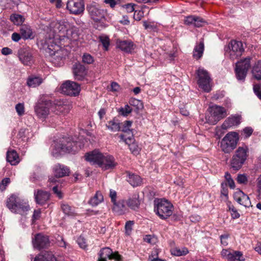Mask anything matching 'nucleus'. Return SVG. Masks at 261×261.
Returning a JSON list of instances; mask_svg holds the SVG:
<instances>
[{"label":"nucleus","instance_id":"f257e3e1","mask_svg":"<svg viewBox=\"0 0 261 261\" xmlns=\"http://www.w3.org/2000/svg\"><path fill=\"white\" fill-rule=\"evenodd\" d=\"M83 146L84 145L82 143L74 141L71 137L63 138L56 143L53 153H75L81 149Z\"/></svg>","mask_w":261,"mask_h":261},{"label":"nucleus","instance_id":"f03ea898","mask_svg":"<svg viewBox=\"0 0 261 261\" xmlns=\"http://www.w3.org/2000/svg\"><path fill=\"white\" fill-rule=\"evenodd\" d=\"M6 205L11 212L21 215L26 214L30 210L28 203L14 194L7 199Z\"/></svg>","mask_w":261,"mask_h":261},{"label":"nucleus","instance_id":"7ed1b4c3","mask_svg":"<svg viewBox=\"0 0 261 261\" xmlns=\"http://www.w3.org/2000/svg\"><path fill=\"white\" fill-rule=\"evenodd\" d=\"M40 43L46 53L48 54L53 59L59 60L62 59V51L60 46L55 43L54 38L42 40L40 41Z\"/></svg>","mask_w":261,"mask_h":261},{"label":"nucleus","instance_id":"20e7f679","mask_svg":"<svg viewBox=\"0 0 261 261\" xmlns=\"http://www.w3.org/2000/svg\"><path fill=\"white\" fill-rule=\"evenodd\" d=\"M239 140V135L237 133H228L220 142L221 150L225 153H230L236 148Z\"/></svg>","mask_w":261,"mask_h":261},{"label":"nucleus","instance_id":"39448f33","mask_svg":"<svg viewBox=\"0 0 261 261\" xmlns=\"http://www.w3.org/2000/svg\"><path fill=\"white\" fill-rule=\"evenodd\" d=\"M173 205L165 199L155 201L154 211L162 219H166L172 214Z\"/></svg>","mask_w":261,"mask_h":261},{"label":"nucleus","instance_id":"423d86ee","mask_svg":"<svg viewBox=\"0 0 261 261\" xmlns=\"http://www.w3.org/2000/svg\"><path fill=\"white\" fill-rule=\"evenodd\" d=\"M248 148L247 146L239 147L236 150L231 160V166L235 170H239L244 164L248 157Z\"/></svg>","mask_w":261,"mask_h":261},{"label":"nucleus","instance_id":"0eeeda50","mask_svg":"<svg viewBox=\"0 0 261 261\" xmlns=\"http://www.w3.org/2000/svg\"><path fill=\"white\" fill-rule=\"evenodd\" d=\"M225 54L232 60L240 57L244 51L243 43L236 40H231L224 47Z\"/></svg>","mask_w":261,"mask_h":261},{"label":"nucleus","instance_id":"6e6552de","mask_svg":"<svg viewBox=\"0 0 261 261\" xmlns=\"http://www.w3.org/2000/svg\"><path fill=\"white\" fill-rule=\"evenodd\" d=\"M197 74L199 87L205 92H210L211 90V79L208 72L203 68H199L197 71Z\"/></svg>","mask_w":261,"mask_h":261},{"label":"nucleus","instance_id":"1a4fd4ad","mask_svg":"<svg viewBox=\"0 0 261 261\" xmlns=\"http://www.w3.org/2000/svg\"><path fill=\"white\" fill-rule=\"evenodd\" d=\"M250 67V59L249 58L242 60L236 63L235 73L239 81H244L247 72Z\"/></svg>","mask_w":261,"mask_h":261},{"label":"nucleus","instance_id":"9d476101","mask_svg":"<svg viewBox=\"0 0 261 261\" xmlns=\"http://www.w3.org/2000/svg\"><path fill=\"white\" fill-rule=\"evenodd\" d=\"M61 90L64 94L77 96L80 93L81 86L74 82L67 81L62 84Z\"/></svg>","mask_w":261,"mask_h":261},{"label":"nucleus","instance_id":"9b49d317","mask_svg":"<svg viewBox=\"0 0 261 261\" xmlns=\"http://www.w3.org/2000/svg\"><path fill=\"white\" fill-rule=\"evenodd\" d=\"M211 109L212 120H209V122L212 124H216L227 115L226 110L222 107L214 105Z\"/></svg>","mask_w":261,"mask_h":261},{"label":"nucleus","instance_id":"f8f14e48","mask_svg":"<svg viewBox=\"0 0 261 261\" xmlns=\"http://www.w3.org/2000/svg\"><path fill=\"white\" fill-rule=\"evenodd\" d=\"M50 100L41 101L38 102L35 107V112L39 119H44L49 113Z\"/></svg>","mask_w":261,"mask_h":261},{"label":"nucleus","instance_id":"ddd939ff","mask_svg":"<svg viewBox=\"0 0 261 261\" xmlns=\"http://www.w3.org/2000/svg\"><path fill=\"white\" fill-rule=\"evenodd\" d=\"M66 8L71 14H80L85 10L84 0H68Z\"/></svg>","mask_w":261,"mask_h":261},{"label":"nucleus","instance_id":"4468645a","mask_svg":"<svg viewBox=\"0 0 261 261\" xmlns=\"http://www.w3.org/2000/svg\"><path fill=\"white\" fill-rule=\"evenodd\" d=\"M34 248L41 249L47 248L49 245V241L47 236L42 233H38L35 235L32 240Z\"/></svg>","mask_w":261,"mask_h":261},{"label":"nucleus","instance_id":"2eb2a0df","mask_svg":"<svg viewBox=\"0 0 261 261\" xmlns=\"http://www.w3.org/2000/svg\"><path fill=\"white\" fill-rule=\"evenodd\" d=\"M88 11L91 18L95 21H100L105 17L106 11L100 9L98 6L91 5L87 7Z\"/></svg>","mask_w":261,"mask_h":261},{"label":"nucleus","instance_id":"dca6fc26","mask_svg":"<svg viewBox=\"0 0 261 261\" xmlns=\"http://www.w3.org/2000/svg\"><path fill=\"white\" fill-rule=\"evenodd\" d=\"M103 155L97 150L87 153L85 154V159L92 165H97L100 167L102 166V158Z\"/></svg>","mask_w":261,"mask_h":261},{"label":"nucleus","instance_id":"f3484780","mask_svg":"<svg viewBox=\"0 0 261 261\" xmlns=\"http://www.w3.org/2000/svg\"><path fill=\"white\" fill-rule=\"evenodd\" d=\"M233 198L240 204L246 207L251 206V202L248 196L241 190H238L234 193Z\"/></svg>","mask_w":261,"mask_h":261},{"label":"nucleus","instance_id":"a211bd4d","mask_svg":"<svg viewBox=\"0 0 261 261\" xmlns=\"http://www.w3.org/2000/svg\"><path fill=\"white\" fill-rule=\"evenodd\" d=\"M18 56L19 60L25 65H30L33 62L32 56L29 49L21 48L18 51Z\"/></svg>","mask_w":261,"mask_h":261},{"label":"nucleus","instance_id":"6ab92c4d","mask_svg":"<svg viewBox=\"0 0 261 261\" xmlns=\"http://www.w3.org/2000/svg\"><path fill=\"white\" fill-rule=\"evenodd\" d=\"M73 73L75 80L84 81L87 75V71L84 65L80 63H76L73 67Z\"/></svg>","mask_w":261,"mask_h":261},{"label":"nucleus","instance_id":"aec40b11","mask_svg":"<svg viewBox=\"0 0 261 261\" xmlns=\"http://www.w3.org/2000/svg\"><path fill=\"white\" fill-rule=\"evenodd\" d=\"M119 137L126 144L128 145L129 149L133 153L136 154L139 153L140 148L137 144L134 142L133 135L126 137L124 135H120Z\"/></svg>","mask_w":261,"mask_h":261},{"label":"nucleus","instance_id":"412c9836","mask_svg":"<svg viewBox=\"0 0 261 261\" xmlns=\"http://www.w3.org/2000/svg\"><path fill=\"white\" fill-rule=\"evenodd\" d=\"M241 117L239 115H233L228 117L223 123L221 127L223 129H227L238 125L240 123Z\"/></svg>","mask_w":261,"mask_h":261},{"label":"nucleus","instance_id":"4be33fe9","mask_svg":"<svg viewBox=\"0 0 261 261\" xmlns=\"http://www.w3.org/2000/svg\"><path fill=\"white\" fill-rule=\"evenodd\" d=\"M206 23L202 18L194 15L186 17L185 19V23L187 25H193L196 27H201Z\"/></svg>","mask_w":261,"mask_h":261},{"label":"nucleus","instance_id":"5701e85b","mask_svg":"<svg viewBox=\"0 0 261 261\" xmlns=\"http://www.w3.org/2000/svg\"><path fill=\"white\" fill-rule=\"evenodd\" d=\"M49 194L46 191L38 190L34 192V196L37 203L43 205L49 199Z\"/></svg>","mask_w":261,"mask_h":261},{"label":"nucleus","instance_id":"b1692460","mask_svg":"<svg viewBox=\"0 0 261 261\" xmlns=\"http://www.w3.org/2000/svg\"><path fill=\"white\" fill-rule=\"evenodd\" d=\"M134 44L130 40H118L117 42V47L126 53H131L134 49Z\"/></svg>","mask_w":261,"mask_h":261},{"label":"nucleus","instance_id":"393cba45","mask_svg":"<svg viewBox=\"0 0 261 261\" xmlns=\"http://www.w3.org/2000/svg\"><path fill=\"white\" fill-rule=\"evenodd\" d=\"M53 172L56 177H62L69 175V169L66 166L58 164L54 167Z\"/></svg>","mask_w":261,"mask_h":261},{"label":"nucleus","instance_id":"a878e982","mask_svg":"<svg viewBox=\"0 0 261 261\" xmlns=\"http://www.w3.org/2000/svg\"><path fill=\"white\" fill-rule=\"evenodd\" d=\"M125 202L124 200H119L113 203L112 208L113 211L118 215H121L125 214L128 209L125 204Z\"/></svg>","mask_w":261,"mask_h":261},{"label":"nucleus","instance_id":"bb28decb","mask_svg":"<svg viewBox=\"0 0 261 261\" xmlns=\"http://www.w3.org/2000/svg\"><path fill=\"white\" fill-rule=\"evenodd\" d=\"M126 202L127 205L132 210H136L139 208L140 204L139 194L137 193H134L129 197Z\"/></svg>","mask_w":261,"mask_h":261},{"label":"nucleus","instance_id":"cd10ccee","mask_svg":"<svg viewBox=\"0 0 261 261\" xmlns=\"http://www.w3.org/2000/svg\"><path fill=\"white\" fill-rule=\"evenodd\" d=\"M117 165L115 159L113 156L107 155L103 156L102 166H100L104 170H108L114 168Z\"/></svg>","mask_w":261,"mask_h":261},{"label":"nucleus","instance_id":"c85d7f7f","mask_svg":"<svg viewBox=\"0 0 261 261\" xmlns=\"http://www.w3.org/2000/svg\"><path fill=\"white\" fill-rule=\"evenodd\" d=\"M126 180L134 187L139 186L141 185L142 179L141 177L137 174L126 172Z\"/></svg>","mask_w":261,"mask_h":261},{"label":"nucleus","instance_id":"c756f323","mask_svg":"<svg viewBox=\"0 0 261 261\" xmlns=\"http://www.w3.org/2000/svg\"><path fill=\"white\" fill-rule=\"evenodd\" d=\"M70 110V106L69 105L59 102L56 104L54 112L57 115H65L69 113Z\"/></svg>","mask_w":261,"mask_h":261},{"label":"nucleus","instance_id":"7c9ffc66","mask_svg":"<svg viewBox=\"0 0 261 261\" xmlns=\"http://www.w3.org/2000/svg\"><path fill=\"white\" fill-rule=\"evenodd\" d=\"M19 31L22 38L24 40L31 39L34 38L32 30L29 25H21Z\"/></svg>","mask_w":261,"mask_h":261},{"label":"nucleus","instance_id":"2f4dec72","mask_svg":"<svg viewBox=\"0 0 261 261\" xmlns=\"http://www.w3.org/2000/svg\"><path fill=\"white\" fill-rule=\"evenodd\" d=\"M43 79L39 76L31 75L27 80V85L29 87L35 88L43 83Z\"/></svg>","mask_w":261,"mask_h":261},{"label":"nucleus","instance_id":"473e14b6","mask_svg":"<svg viewBox=\"0 0 261 261\" xmlns=\"http://www.w3.org/2000/svg\"><path fill=\"white\" fill-rule=\"evenodd\" d=\"M66 35L68 39L73 41H76L79 37V29L71 24V27L68 29Z\"/></svg>","mask_w":261,"mask_h":261},{"label":"nucleus","instance_id":"72a5a7b5","mask_svg":"<svg viewBox=\"0 0 261 261\" xmlns=\"http://www.w3.org/2000/svg\"><path fill=\"white\" fill-rule=\"evenodd\" d=\"M204 49V42L203 41L201 40L198 44H196L194 48L193 53V57L197 60L201 58L202 56Z\"/></svg>","mask_w":261,"mask_h":261},{"label":"nucleus","instance_id":"f704fd0d","mask_svg":"<svg viewBox=\"0 0 261 261\" xmlns=\"http://www.w3.org/2000/svg\"><path fill=\"white\" fill-rule=\"evenodd\" d=\"M7 160L12 165H15L19 162V156L17 152L14 150L8 151L7 153Z\"/></svg>","mask_w":261,"mask_h":261},{"label":"nucleus","instance_id":"c9c22d12","mask_svg":"<svg viewBox=\"0 0 261 261\" xmlns=\"http://www.w3.org/2000/svg\"><path fill=\"white\" fill-rule=\"evenodd\" d=\"M34 261H57V259L51 253L46 252L36 256Z\"/></svg>","mask_w":261,"mask_h":261},{"label":"nucleus","instance_id":"e433bc0d","mask_svg":"<svg viewBox=\"0 0 261 261\" xmlns=\"http://www.w3.org/2000/svg\"><path fill=\"white\" fill-rule=\"evenodd\" d=\"M106 127L111 132H114L119 131L121 128L118 120L115 118L109 121L106 124Z\"/></svg>","mask_w":261,"mask_h":261},{"label":"nucleus","instance_id":"4c0bfd02","mask_svg":"<svg viewBox=\"0 0 261 261\" xmlns=\"http://www.w3.org/2000/svg\"><path fill=\"white\" fill-rule=\"evenodd\" d=\"M112 253V250L111 248L109 247L103 248L98 253V258L100 259V261H107L108 258L110 259Z\"/></svg>","mask_w":261,"mask_h":261},{"label":"nucleus","instance_id":"58836bf2","mask_svg":"<svg viewBox=\"0 0 261 261\" xmlns=\"http://www.w3.org/2000/svg\"><path fill=\"white\" fill-rule=\"evenodd\" d=\"M103 200V197L102 194L97 191L95 194L94 196L91 198L88 203L92 206H95L101 203Z\"/></svg>","mask_w":261,"mask_h":261},{"label":"nucleus","instance_id":"ea45409f","mask_svg":"<svg viewBox=\"0 0 261 261\" xmlns=\"http://www.w3.org/2000/svg\"><path fill=\"white\" fill-rule=\"evenodd\" d=\"M70 22L65 20H61L58 22L56 24V28L59 32H67L68 29L71 27Z\"/></svg>","mask_w":261,"mask_h":261},{"label":"nucleus","instance_id":"a19ab883","mask_svg":"<svg viewBox=\"0 0 261 261\" xmlns=\"http://www.w3.org/2000/svg\"><path fill=\"white\" fill-rule=\"evenodd\" d=\"M253 76L257 80H261V61H257L252 69Z\"/></svg>","mask_w":261,"mask_h":261},{"label":"nucleus","instance_id":"79ce46f5","mask_svg":"<svg viewBox=\"0 0 261 261\" xmlns=\"http://www.w3.org/2000/svg\"><path fill=\"white\" fill-rule=\"evenodd\" d=\"M171 253L174 256H180L187 254L189 253V251L186 247H175L171 250Z\"/></svg>","mask_w":261,"mask_h":261},{"label":"nucleus","instance_id":"37998d69","mask_svg":"<svg viewBox=\"0 0 261 261\" xmlns=\"http://www.w3.org/2000/svg\"><path fill=\"white\" fill-rule=\"evenodd\" d=\"M244 258L241 251H233L229 255L228 261H243Z\"/></svg>","mask_w":261,"mask_h":261},{"label":"nucleus","instance_id":"c03bdc74","mask_svg":"<svg viewBox=\"0 0 261 261\" xmlns=\"http://www.w3.org/2000/svg\"><path fill=\"white\" fill-rule=\"evenodd\" d=\"M61 208L63 213L68 216H74L76 215L75 209L69 205L68 204L63 203L61 205Z\"/></svg>","mask_w":261,"mask_h":261},{"label":"nucleus","instance_id":"a18cd8bd","mask_svg":"<svg viewBox=\"0 0 261 261\" xmlns=\"http://www.w3.org/2000/svg\"><path fill=\"white\" fill-rule=\"evenodd\" d=\"M11 21L15 25H21L24 21V18L21 15L14 14L10 16Z\"/></svg>","mask_w":261,"mask_h":261},{"label":"nucleus","instance_id":"49530a36","mask_svg":"<svg viewBox=\"0 0 261 261\" xmlns=\"http://www.w3.org/2000/svg\"><path fill=\"white\" fill-rule=\"evenodd\" d=\"M132 112V109L128 105H126L124 107L119 109L118 113L122 116H127Z\"/></svg>","mask_w":261,"mask_h":261},{"label":"nucleus","instance_id":"de8ad7c7","mask_svg":"<svg viewBox=\"0 0 261 261\" xmlns=\"http://www.w3.org/2000/svg\"><path fill=\"white\" fill-rule=\"evenodd\" d=\"M29 130L27 128H21L18 134V136L22 140H28L30 137Z\"/></svg>","mask_w":261,"mask_h":261},{"label":"nucleus","instance_id":"09e8293b","mask_svg":"<svg viewBox=\"0 0 261 261\" xmlns=\"http://www.w3.org/2000/svg\"><path fill=\"white\" fill-rule=\"evenodd\" d=\"M129 104L130 106L136 107L138 110L141 109L143 107L142 101L135 98H131L129 100Z\"/></svg>","mask_w":261,"mask_h":261},{"label":"nucleus","instance_id":"8fccbe9b","mask_svg":"<svg viewBox=\"0 0 261 261\" xmlns=\"http://www.w3.org/2000/svg\"><path fill=\"white\" fill-rule=\"evenodd\" d=\"M132 124V121L127 120L123 122V125L121 127V130L124 133H128L129 135H132V133L130 130V127Z\"/></svg>","mask_w":261,"mask_h":261},{"label":"nucleus","instance_id":"3c124183","mask_svg":"<svg viewBox=\"0 0 261 261\" xmlns=\"http://www.w3.org/2000/svg\"><path fill=\"white\" fill-rule=\"evenodd\" d=\"M82 61L85 64H91L94 62V60L91 55L88 53H85L82 56Z\"/></svg>","mask_w":261,"mask_h":261},{"label":"nucleus","instance_id":"603ef678","mask_svg":"<svg viewBox=\"0 0 261 261\" xmlns=\"http://www.w3.org/2000/svg\"><path fill=\"white\" fill-rule=\"evenodd\" d=\"M143 26L145 30L148 31H156V25L149 22L148 23L146 21H144L143 22Z\"/></svg>","mask_w":261,"mask_h":261},{"label":"nucleus","instance_id":"864d4df0","mask_svg":"<svg viewBox=\"0 0 261 261\" xmlns=\"http://www.w3.org/2000/svg\"><path fill=\"white\" fill-rule=\"evenodd\" d=\"M230 237V234L228 233H225L220 236L221 244L223 246H226L228 243V240Z\"/></svg>","mask_w":261,"mask_h":261},{"label":"nucleus","instance_id":"5fc2aeb1","mask_svg":"<svg viewBox=\"0 0 261 261\" xmlns=\"http://www.w3.org/2000/svg\"><path fill=\"white\" fill-rule=\"evenodd\" d=\"M134 224L133 221H127L125 225V233L126 235H130L133 230V226Z\"/></svg>","mask_w":261,"mask_h":261},{"label":"nucleus","instance_id":"6e6d98bb","mask_svg":"<svg viewBox=\"0 0 261 261\" xmlns=\"http://www.w3.org/2000/svg\"><path fill=\"white\" fill-rule=\"evenodd\" d=\"M99 39L105 49L107 50L110 44L109 38L107 36H100Z\"/></svg>","mask_w":261,"mask_h":261},{"label":"nucleus","instance_id":"4d7b16f0","mask_svg":"<svg viewBox=\"0 0 261 261\" xmlns=\"http://www.w3.org/2000/svg\"><path fill=\"white\" fill-rule=\"evenodd\" d=\"M225 178L227 181L229 187L231 189L235 188V184L233 180L232 179L230 174L228 172H226L225 174Z\"/></svg>","mask_w":261,"mask_h":261},{"label":"nucleus","instance_id":"13d9d810","mask_svg":"<svg viewBox=\"0 0 261 261\" xmlns=\"http://www.w3.org/2000/svg\"><path fill=\"white\" fill-rule=\"evenodd\" d=\"M229 210L231 212V215L233 219H237L240 217L239 213L233 205H229Z\"/></svg>","mask_w":261,"mask_h":261},{"label":"nucleus","instance_id":"bf43d9fd","mask_svg":"<svg viewBox=\"0 0 261 261\" xmlns=\"http://www.w3.org/2000/svg\"><path fill=\"white\" fill-rule=\"evenodd\" d=\"M16 111L19 116H22L24 113V104L19 103L15 106Z\"/></svg>","mask_w":261,"mask_h":261},{"label":"nucleus","instance_id":"052dcab7","mask_svg":"<svg viewBox=\"0 0 261 261\" xmlns=\"http://www.w3.org/2000/svg\"><path fill=\"white\" fill-rule=\"evenodd\" d=\"M77 243L79 246L82 249H85L87 247L85 239L82 236L77 238Z\"/></svg>","mask_w":261,"mask_h":261},{"label":"nucleus","instance_id":"680f3d73","mask_svg":"<svg viewBox=\"0 0 261 261\" xmlns=\"http://www.w3.org/2000/svg\"><path fill=\"white\" fill-rule=\"evenodd\" d=\"M144 17V12L142 10L135 11L134 18L137 21H140Z\"/></svg>","mask_w":261,"mask_h":261},{"label":"nucleus","instance_id":"e2e57ef3","mask_svg":"<svg viewBox=\"0 0 261 261\" xmlns=\"http://www.w3.org/2000/svg\"><path fill=\"white\" fill-rule=\"evenodd\" d=\"M237 181L239 184H245L247 182V178L244 174H239L237 178Z\"/></svg>","mask_w":261,"mask_h":261},{"label":"nucleus","instance_id":"0e129e2a","mask_svg":"<svg viewBox=\"0 0 261 261\" xmlns=\"http://www.w3.org/2000/svg\"><path fill=\"white\" fill-rule=\"evenodd\" d=\"M253 91L259 99L261 100V85H255L253 86Z\"/></svg>","mask_w":261,"mask_h":261},{"label":"nucleus","instance_id":"69168bd1","mask_svg":"<svg viewBox=\"0 0 261 261\" xmlns=\"http://www.w3.org/2000/svg\"><path fill=\"white\" fill-rule=\"evenodd\" d=\"M159 253V250L158 249L154 248L149 256V259L151 260L152 258H158V255Z\"/></svg>","mask_w":261,"mask_h":261},{"label":"nucleus","instance_id":"338daca9","mask_svg":"<svg viewBox=\"0 0 261 261\" xmlns=\"http://www.w3.org/2000/svg\"><path fill=\"white\" fill-rule=\"evenodd\" d=\"M115 259L116 261L121 260V256L118 253V252L112 253V255L110 256V259Z\"/></svg>","mask_w":261,"mask_h":261},{"label":"nucleus","instance_id":"774afa93","mask_svg":"<svg viewBox=\"0 0 261 261\" xmlns=\"http://www.w3.org/2000/svg\"><path fill=\"white\" fill-rule=\"evenodd\" d=\"M21 38L22 37L20 33L19 34L15 32L13 33L11 36L12 40L16 42H18Z\"/></svg>","mask_w":261,"mask_h":261}]
</instances>
